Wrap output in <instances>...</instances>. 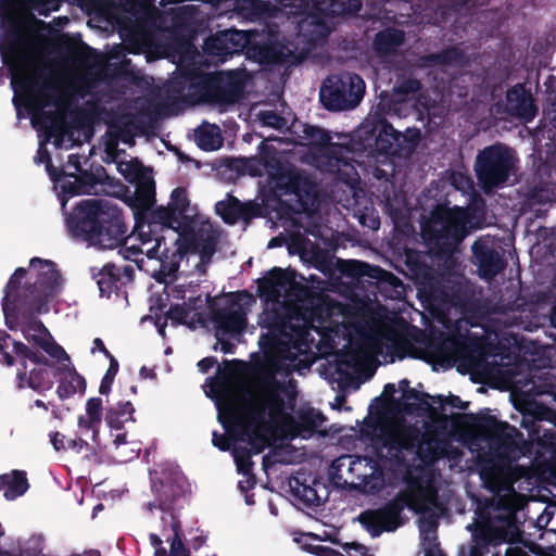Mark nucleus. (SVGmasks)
Returning <instances> with one entry per match:
<instances>
[{
  "instance_id": "obj_47",
  "label": "nucleus",
  "mask_w": 556,
  "mask_h": 556,
  "mask_svg": "<svg viewBox=\"0 0 556 556\" xmlns=\"http://www.w3.org/2000/svg\"><path fill=\"white\" fill-rule=\"evenodd\" d=\"M448 182L456 190L466 193L472 189V180L470 176L462 172H451L448 175Z\"/></svg>"
},
{
  "instance_id": "obj_56",
  "label": "nucleus",
  "mask_w": 556,
  "mask_h": 556,
  "mask_svg": "<svg viewBox=\"0 0 556 556\" xmlns=\"http://www.w3.org/2000/svg\"><path fill=\"white\" fill-rule=\"evenodd\" d=\"M312 553L315 554L316 556H337L338 555V551H336L331 547H328V546H324V545L312 546Z\"/></svg>"
},
{
  "instance_id": "obj_48",
  "label": "nucleus",
  "mask_w": 556,
  "mask_h": 556,
  "mask_svg": "<svg viewBox=\"0 0 556 556\" xmlns=\"http://www.w3.org/2000/svg\"><path fill=\"white\" fill-rule=\"evenodd\" d=\"M216 35L208 38L204 43V50L214 56H217L222 60H226L227 58L231 56L228 47L225 45V42H217Z\"/></svg>"
},
{
  "instance_id": "obj_17",
  "label": "nucleus",
  "mask_w": 556,
  "mask_h": 556,
  "mask_svg": "<svg viewBox=\"0 0 556 556\" xmlns=\"http://www.w3.org/2000/svg\"><path fill=\"white\" fill-rule=\"evenodd\" d=\"M117 170L127 181L136 184L134 197L129 199V205L135 211L136 229L138 224L149 222L156 211H152L146 219V214L155 203V181L152 172L144 168L137 160L117 162Z\"/></svg>"
},
{
  "instance_id": "obj_18",
  "label": "nucleus",
  "mask_w": 556,
  "mask_h": 556,
  "mask_svg": "<svg viewBox=\"0 0 556 556\" xmlns=\"http://www.w3.org/2000/svg\"><path fill=\"white\" fill-rule=\"evenodd\" d=\"M431 343L428 353L444 359L459 363L468 370H479L484 363V349L479 342L464 336L440 337Z\"/></svg>"
},
{
  "instance_id": "obj_40",
  "label": "nucleus",
  "mask_w": 556,
  "mask_h": 556,
  "mask_svg": "<svg viewBox=\"0 0 556 556\" xmlns=\"http://www.w3.org/2000/svg\"><path fill=\"white\" fill-rule=\"evenodd\" d=\"M338 266L342 275L352 279H358L366 276L370 278H378V274L380 273L378 267H374L367 263L355 260L339 261Z\"/></svg>"
},
{
  "instance_id": "obj_37",
  "label": "nucleus",
  "mask_w": 556,
  "mask_h": 556,
  "mask_svg": "<svg viewBox=\"0 0 556 556\" xmlns=\"http://www.w3.org/2000/svg\"><path fill=\"white\" fill-rule=\"evenodd\" d=\"M197 144L204 151H215L223 146L222 130L217 125L203 123L194 134Z\"/></svg>"
},
{
  "instance_id": "obj_22",
  "label": "nucleus",
  "mask_w": 556,
  "mask_h": 556,
  "mask_svg": "<svg viewBox=\"0 0 556 556\" xmlns=\"http://www.w3.org/2000/svg\"><path fill=\"white\" fill-rule=\"evenodd\" d=\"M304 138L311 144L327 147L328 162L327 172L336 174L337 177L348 185H353L359 179L353 163L346 157L339 156L343 148L337 146H328L331 137L328 131L317 126H306L304 128Z\"/></svg>"
},
{
  "instance_id": "obj_45",
  "label": "nucleus",
  "mask_w": 556,
  "mask_h": 556,
  "mask_svg": "<svg viewBox=\"0 0 556 556\" xmlns=\"http://www.w3.org/2000/svg\"><path fill=\"white\" fill-rule=\"evenodd\" d=\"M113 443L115 444L121 462H128L139 456L140 447L136 443H131L134 446L129 448V453H126L128 442L126 441V433L119 432L112 433Z\"/></svg>"
},
{
  "instance_id": "obj_4",
  "label": "nucleus",
  "mask_w": 556,
  "mask_h": 556,
  "mask_svg": "<svg viewBox=\"0 0 556 556\" xmlns=\"http://www.w3.org/2000/svg\"><path fill=\"white\" fill-rule=\"evenodd\" d=\"M517 434L515 427L493 416L478 420L470 450L477 454L482 485L492 493V498L479 504L475 520L467 525L471 545L468 555L463 556H529L520 546L513 545L521 535L514 489L517 479L514 463L519 453Z\"/></svg>"
},
{
  "instance_id": "obj_34",
  "label": "nucleus",
  "mask_w": 556,
  "mask_h": 556,
  "mask_svg": "<svg viewBox=\"0 0 556 556\" xmlns=\"http://www.w3.org/2000/svg\"><path fill=\"white\" fill-rule=\"evenodd\" d=\"M29 489V483L24 470L14 469L0 475V492L7 501H14L24 495Z\"/></svg>"
},
{
  "instance_id": "obj_3",
  "label": "nucleus",
  "mask_w": 556,
  "mask_h": 556,
  "mask_svg": "<svg viewBox=\"0 0 556 556\" xmlns=\"http://www.w3.org/2000/svg\"><path fill=\"white\" fill-rule=\"evenodd\" d=\"M61 0H0V55L8 66L12 102L17 119L30 117L40 138L34 157L36 164H45L53 180L52 165L47 143L53 140L58 149L74 147V132L66 122V106L52 75L51 67L28 43L21 10L47 15L59 9Z\"/></svg>"
},
{
  "instance_id": "obj_5",
  "label": "nucleus",
  "mask_w": 556,
  "mask_h": 556,
  "mask_svg": "<svg viewBox=\"0 0 556 556\" xmlns=\"http://www.w3.org/2000/svg\"><path fill=\"white\" fill-rule=\"evenodd\" d=\"M150 476L154 500L146 503L142 509L147 518L156 521L149 533L153 556H191L182 541L180 521V509L187 492L185 476L175 466L150 471Z\"/></svg>"
},
{
  "instance_id": "obj_49",
  "label": "nucleus",
  "mask_w": 556,
  "mask_h": 556,
  "mask_svg": "<svg viewBox=\"0 0 556 556\" xmlns=\"http://www.w3.org/2000/svg\"><path fill=\"white\" fill-rule=\"evenodd\" d=\"M280 5L288 15H302L309 8L307 0H280Z\"/></svg>"
},
{
  "instance_id": "obj_42",
  "label": "nucleus",
  "mask_w": 556,
  "mask_h": 556,
  "mask_svg": "<svg viewBox=\"0 0 556 556\" xmlns=\"http://www.w3.org/2000/svg\"><path fill=\"white\" fill-rule=\"evenodd\" d=\"M308 31L309 35L307 41L309 45H317L319 41L325 40L329 34V29L325 23L319 21L315 22L314 20L308 21V18H305L300 23V33L306 37V33Z\"/></svg>"
},
{
  "instance_id": "obj_30",
  "label": "nucleus",
  "mask_w": 556,
  "mask_h": 556,
  "mask_svg": "<svg viewBox=\"0 0 556 556\" xmlns=\"http://www.w3.org/2000/svg\"><path fill=\"white\" fill-rule=\"evenodd\" d=\"M202 305L201 295H189L188 301H184L182 304L173 305L165 316L161 315H148L142 318V321L153 320L157 332L164 337L165 336V326L167 320L170 319L173 325H178L186 323L190 313Z\"/></svg>"
},
{
  "instance_id": "obj_44",
  "label": "nucleus",
  "mask_w": 556,
  "mask_h": 556,
  "mask_svg": "<svg viewBox=\"0 0 556 556\" xmlns=\"http://www.w3.org/2000/svg\"><path fill=\"white\" fill-rule=\"evenodd\" d=\"M256 116L262 126L270 127L280 131L289 127V119L273 110H261Z\"/></svg>"
},
{
  "instance_id": "obj_21",
  "label": "nucleus",
  "mask_w": 556,
  "mask_h": 556,
  "mask_svg": "<svg viewBox=\"0 0 556 556\" xmlns=\"http://www.w3.org/2000/svg\"><path fill=\"white\" fill-rule=\"evenodd\" d=\"M462 289V277L452 274L442 275L422 281L418 288V295L427 303L426 307L444 308L459 302Z\"/></svg>"
},
{
  "instance_id": "obj_36",
  "label": "nucleus",
  "mask_w": 556,
  "mask_h": 556,
  "mask_svg": "<svg viewBox=\"0 0 556 556\" xmlns=\"http://www.w3.org/2000/svg\"><path fill=\"white\" fill-rule=\"evenodd\" d=\"M233 11L247 21H265L270 16L269 5L261 0H235Z\"/></svg>"
},
{
  "instance_id": "obj_7",
  "label": "nucleus",
  "mask_w": 556,
  "mask_h": 556,
  "mask_svg": "<svg viewBox=\"0 0 556 556\" xmlns=\"http://www.w3.org/2000/svg\"><path fill=\"white\" fill-rule=\"evenodd\" d=\"M62 289V278L52 261L34 257L27 269L17 268L5 287L2 309L10 329L18 317L45 314Z\"/></svg>"
},
{
  "instance_id": "obj_14",
  "label": "nucleus",
  "mask_w": 556,
  "mask_h": 556,
  "mask_svg": "<svg viewBox=\"0 0 556 556\" xmlns=\"http://www.w3.org/2000/svg\"><path fill=\"white\" fill-rule=\"evenodd\" d=\"M518 159L513 149L495 143L481 150L475 162V172L482 189L488 191L505 185L517 169Z\"/></svg>"
},
{
  "instance_id": "obj_60",
  "label": "nucleus",
  "mask_w": 556,
  "mask_h": 556,
  "mask_svg": "<svg viewBox=\"0 0 556 556\" xmlns=\"http://www.w3.org/2000/svg\"><path fill=\"white\" fill-rule=\"evenodd\" d=\"M96 351H99V352L103 353L110 359H111V357H113L111 355V353L106 350V348L104 346L103 341L100 338H96L93 340V346L91 349V353H94Z\"/></svg>"
},
{
  "instance_id": "obj_50",
  "label": "nucleus",
  "mask_w": 556,
  "mask_h": 556,
  "mask_svg": "<svg viewBox=\"0 0 556 556\" xmlns=\"http://www.w3.org/2000/svg\"><path fill=\"white\" fill-rule=\"evenodd\" d=\"M118 371V363L114 357H111L110 359V367L106 370V374L102 378L99 392L101 394H108L111 390V386L113 383V380Z\"/></svg>"
},
{
  "instance_id": "obj_41",
  "label": "nucleus",
  "mask_w": 556,
  "mask_h": 556,
  "mask_svg": "<svg viewBox=\"0 0 556 556\" xmlns=\"http://www.w3.org/2000/svg\"><path fill=\"white\" fill-rule=\"evenodd\" d=\"M217 42H225L228 47L231 56L243 51L249 43V36L247 31L237 29H226L216 34Z\"/></svg>"
},
{
  "instance_id": "obj_26",
  "label": "nucleus",
  "mask_w": 556,
  "mask_h": 556,
  "mask_svg": "<svg viewBox=\"0 0 556 556\" xmlns=\"http://www.w3.org/2000/svg\"><path fill=\"white\" fill-rule=\"evenodd\" d=\"M134 268L129 265L118 267L114 264H106L94 275L101 296L109 298L112 292L119 290L132 280Z\"/></svg>"
},
{
  "instance_id": "obj_63",
  "label": "nucleus",
  "mask_w": 556,
  "mask_h": 556,
  "mask_svg": "<svg viewBox=\"0 0 556 556\" xmlns=\"http://www.w3.org/2000/svg\"><path fill=\"white\" fill-rule=\"evenodd\" d=\"M205 541H206V536L203 533H201V534L192 538L190 541V544H191L192 548L197 551L205 543Z\"/></svg>"
},
{
  "instance_id": "obj_24",
  "label": "nucleus",
  "mask_w": 556,
  "mask_h": 556,
  "mask_svg": "<svg viewBox=\"0 0 556 556\" xmlns=\"http://www.w3.org/2000/svg\"><path fill=\"white\" fill-rule=\"evenodd\" d=\"M362 368L363 362L357 355L346 354L329 364L325 375L333 390L357 389Z\"/></svg>"
},
{
  "instance_id": "obj_25",
  "label": "nucleus",
  "mask_w": 556,
  "mask_h": 556,
  "mask_svg": "<svg viewBox=\"0 0 556 556\" xmlns=\"http://www.w3.org/2000/svg\"><path fill=\"white\" fill-rule=\"evenodd\" d=\"M374 175L378 179H384V194L382 202L384 203V210L392 219L394 226L397 228L408 226L410 210L404 197L394 192L393 185L388 180L387 174L383 170L375 168Z\"/></svg>"
},
{
  "instance_id": "obj_23",
  "label": "nucleus",
  "mask_w": 556,
  "mask_h": 556,
  "mask_svg": "<svg viewBox=\"0 0 556 556\" xmlns=\"http://www.w3.org/2000/svg\"><path fill=\"white\" fill-rule=\"evenodd\" d=\"M472 253L479 276L486 281H491L506 267L502 247L489 236L481 237L473 242Z\"/></svg>"
},
{
  "instance_id": "obj_46",
  "label": "nucleus",
  "mask_w": 556,
  "mask_h": 556,
  "mask_svg": "<svg viewBox=\"0 0 556 556\" xmlns=\"http://www.w3.org/2000/svg\"><path fill=\"white\" fill-rule=\"evenodd\" d=\"M354 216L361 225L371 230H377L380 227L378 212L372 205H365L363 208L358 207L355 210Z\"/></svg>"
},
{
  "instance_id": "obj_33",
  "label": "nucleus",
  "mask_w": 556,
  "mask_h": 556,
  "mask_svg": "<svg viewBox=\"0 0 556 556\" xmlns=\"http://www.w3.org/2000/svg\"><path fill=\"white\" fill-rule=\"evenodd\" d=\"M85 414L79 415L77 426L81 435L91 433V440L98 443L100 426L103 417V402L100 397H90L86 402Z\"/></svg>"
},
{
  "instance_id": "obj_19",
  "label": "nucleus",
  "mask_w": 556,
  "mask_h": 556,
  "mask_svg": "<svg viewBox=\"0 0 556 556\" xmlns=\"http://www.w3.org/2000/svg\"><path fill=\"white\" fill-rule=\"evenodd\" d=\"M213 320L217 339L214 349H219L225 354H232L235 344L229 339L240 336L245 326V312L242 304L233 296L225 300L223 306L214 313Z\"/></svg>"
},
{
  "instance_id": "obj_53",
  "label": "nucleus",
  "mask_w": 556,
  "mask_h": 556,
  "mask_svg": "<svg viewBox=\"0 0 556 556\" xmlns=\"http://www.w3.org/2000/svg\"><path fill=\"white\" fill-rule=\"evenodd\" d=\"M343 551L346 553L348 556H365L367 553V549L357 543H345L343 545Z\"/></svg>"
},
{
  "instance_id": "obj_20",
  "label": "nucleus",
  "mask_w": 556,
  "mask_h": 556,
  "mask_svg": "<svg viewBox=\"0 0 556 556\" xmlns=\"http://www.w3.org/2000/svg\"><path fill=\"white\" fill-rule=\"evenodd\" d=\"M356 138L369 154L377 153L388 159L397 153L402 134L386 121H379L378 124L367 121L357 129Z\"/></svg>"
},
{
  "instance_id": "obj_58",
  "label": "nucleus",
  "mask_w": 556,
  "mask_h": 556,
  "mask_svg": "<svg viewBox=\"0 0 556 556\" xmlns=\"http://www.w3.org/2000/svg\"><path fill=\"white\" fill-rule=\"evenodd\" d=\"M440 400H441L442 404H448V405H451L453 407H457V408H460V409H465L466 408V405L456 395H451L447 399H444L443 396H440Z\"/></svg>"
},
{
  "instance_id": "obj_16",
  "label": "nucleus",
  "mask_w": 556,
  "mask_h": 556,
  "mask_svg": "<svg viewBox=\"0 0 556 556\" xmlns=\"http://www.w3.org/2000/svg\"><path fill=\"white\" fill-rule=\"evenodd\" d=\"M363 78L354 73L343 72L328 76L320 88V101L330 111H345L356 108L365 94Z\"/></svg>"
},
{
  "instance_id": "obj_2",
  "label": "nucleus",
  "mask_w": 556,
  "mask_h": 556,
  "mask_svg": "<svg viewBox=\"0 0 556 556\" xmlns=\"http://www.w3.org/2000/svg\"><path fill=\"white\" fill-rule=\"evenodd\" d=\"M68 232L76 240L98 249H114L123 243L119 254L143 268V255L155 265L152 276L164 282L168 298L188 301L198 295V283L180 282L175 274L184 253L191 244H185L188 232H193L200 217L189 205L187 192L176 188L167 206H160L151 219L138 224L136 231L125 237L127 228L122 211L112 199H86L79 201L73 213L66 215Z\"/></svg>"
},
{
  "instance_id": "obj_27",
  "label": "nucleus",
  "mask_w": 556,
  "mask_h": 556,
  "mask_svg": "<svg viewBox=\"0 0 556 556\" xmlns=\"http://www.w3.org/2000/svg\"><path fill=\"white\" fill-rule=\"evenodd\" d=\"M245 85L247 77L241 71L220 74L216 77L215 101L227 104L239 102L243 97Z\"/></svg>"
},
{
  "instance_id": "obj_15",
  "label": "nucleus",
  "mask_w": 556,
  "mask_h": 556,
  "mask_svg": "<svg viewBox=\"0 0 556 556\" xmlns=\"http://www.w3.org/2000/svg\"><path fill=\"white\" fill-rule=\"evenodd\" d=\"M332 470L339 479L351 483L354 489L367 494L380 492L384 484V475L378 462L362 456L342 455L334 459Z\"/></svg>"
},
{
  "instance_id": "obj_9",
  "label": "nucleus",
  "mask_w": 556,
  "mask_h": 556,
  "mask_svg": "<svg viewBox=\"0 0 556 556\" xmlns=\"http://www.w3.org/2000/svg\"><path fill=\"white\" fill-rule=\"evenodd\" d=\"M483 210L479 206H435L428 218L420 223L421 235L427 244L442 253H452L470 233L481 225Z\"/></svg>"
},
{
  "instance_id": "obj_59",
  "label": "nucleus",
  "mask_w": 556,
  "mask_h": 556,
  "mask_svg": "<svg viewBox=\"0 0 556 556\" xmlns=\"http://www.w3.org/2000/svg\"><path fill=\"white\" fill-rule=\"evenodd\" d=\"M215 364H217L215 357H205L198 363V367L200 371L207 372Z\"/></svg>"
},
{
  "instance_id": "obj_43",
  "label": "nucleus",
  "mask_w": 556,
  "mask_h": 556,
  "mask_svg": "<svg viewBox=\"0 0 556 556\" xmlns=\"http://www.w3.org/2000/svg\"><path fill=\"white\" fill-rule=\"evenodd\" d=\"M330 13L334 15H355L362 9L361 0H323Z\"/></svg>"
},
{
  "instance_id": "obj_29",
  "label": "nucleus",
  "mask_w": 556,
  "mask_h": 556,
  "mask_svg": "<svg viewBox=\"0 0 556 556\" xmlns=\"http://www.w3.org/2000/svg\"><path fill=\"white\" fill-rule=\"evenodd\" d=\"M58 362L60 363L56 368V376H59L58 396L61 400H65L76 393L84 394L86 391V380L76 371L71 359L62 358Z\"/></svg>"
},
{
  "instance_id": "obj_1",
  "label": "nucleus",
  "mask_w": 556,
  "mask_h": 556,
  "mask_svg": "<svg viewBox=\"0 0 556 556\" xmlns=\"http://www.w3.org/2000/svg\"><path fill=\"white\" fill-rule=\"evenodd\" d=\"M260 324L267 332L260 338L264 352L258 364L255 389L239 409L250 419L243 425V439L256 453L267 447L277 435L309 439L325 421L315 409L302 410L294 418L298 395L291 375H304L318 355L346 346L358 337L365 357L379 364H391L414 352L403 326L378 312L352 311L340 302H326L308 316L292 312L280 314L265 309Z\"/></svg>"
},
{
  "instance_id": "obj_54",
  "label": "nucleus",
  "mask_w": 556,
  "mask_h": 556,
  "mask_svg": "<svg viewBox=\"0 0 556 556\" xmlns=\"http://www.w3.org/2000/svg\"><path fill=\"white\" fill-rule=\"evenodd\" d=\"M27 545V540L20 541L17 547L10 549H0V556H25L24 549Z\"/></svg>"
},
{
  "instance_id": "obj_35",
  "label": "nucleus",
  "mask_w": 556,
  "mask_h": 556,
  "mask_svg": "<svg viewBox=\"0 0 556 556\" xmlns=\"http://www.w3.org/2000/svg\"><path fill=\"white\" fill-rule=\"evenodd\" d=\"M425 65L437 67L441 71H446L450 67H462L467 62V56L460 48L453 47L440 53L427 55Z\"/></svg>"
},
{
  "instance_id": "obj_13",
  "label": "nucleus",
  "mask_w": 556,
  "mask_h": 556,
  "mask_svg": "<svg viewBox=\"0 0 556 556\" xmlns=\"http://www.w3.org/2000/svg\"><path fill=\"white\" fill-rule=\"evenodd\" d=\"M81 156L78 154H70L67 160V168L73 172L58 175L55 169L54 189L61 203L62 211L65 213L66 203L72 197L79 194H98L103 190V185L108 178L105 169L97 166L93 172H81Z\"/></svg>"
},
{
  "instance_id": "obj_11",
  "label": "nucleus",
  "mask_w": 556,
  "mask_h": 556,
  "mask_svg": "<svg viewBox=\"0 0 556 556\" xmlns=\"http://www.w3.org/2000/svg\"><path fill=\"white\" fill-rule=\"evenodd\" d=\"M0 354L2 363L8 366L18 364L17 387L30 388L37 392L50 390L56 371H51V364L40 353L35 352L8 334H0Z\"/></svg>"
},
{
  "instance_id": "obj_28",
  "label": "nucleus",
  "mask_w": 556,
  "mask_h": 556,
  "mask_svg": "<svg viewBox=\"0 0 556 556\" xmlns=\"http://www.w3.org/2000/svg\"><path fill=\"white\" fill-rule=\"evenodd\" d=\"M506 111L509 115L523 122L532 121L536 115V108L532 96L525 86L518 84L506 93Z\"/></svg>"
},
{
  "instance_id": "obj_51",
  "label": "nucleus",
  "mask_w": 556,
  "mask_h": 556,
  "mask_svg": "<svg viewBox=\"0 0 556 556\" xmlns=\"http://www.w3.org/2000/svg\"><path fill=\"white\" fill-rule=\"evenodd\" d=\"M420 88H421V84L418 79L408 78V79H405V80L399 83L394 89L397 93L407 96L409 93L417 92L418 90H420Z\"/></svg>"
},
{
  "instance_id": "obj_55",
  "label": "nucleus",
  "mask_w": 556,
  "mask_h": 556,
  "mask_svg": "<svg viewBox=\"0 0 556 556\" xmlns=\"http://www.w3.org/2000/svg\"><path fill=\"white\" fill-rule=\"evenodd\" d=\"M50 441H51V444L53 445V447L56 450V451H60V450H63V448H66V440H65V437L59 432H53L50 434Z\"/></svg>"
},
{
  "instance_id": "obj_61",
  "label": "nucleus",
  "mask_w": 556,
  "mask_h": 556,
  "mask_svg": "<svg viewBox=\"0 0 556 556\" xmlns=\"http://www.w3.org/2000/svg\"><path fill=\"white\" fill-rule=\"evenodd\" d=\"M307 51L308 49H303L298 55H295L291 49L287 48L286 51H280V56L286 60L300 59L304 56Z\"/></svg>"
},
{
  "instance_id": "obj_32",
  "label": "nucleus",
  "mask_w": 556,
  "mask_h": 556,
  "mask_svg": "<svg viewBox=\"0 0 556 556\" xmlns=\"http://www.w3.org/2000/svg\"><path fill=\"white\" fill-rule=\"evenodd\" d=\"M24 337L28 342H33L52 358L61 361L62 358L68 359L67 353L64 349L54 342L53 338L41 323H33L23 329Z\"/></svg>"
},
{
  "instance_id": "obj_62",
  "label": "nucleus",
  "mask_w": 556,
  "mask_h": 556,
  "mask_svg": "<svg viewBox=\"0 0 556 556\" xmlns=\"http://www.w3.org/2000/svg\"><path fill=\"white\" fill-rule=\"evenodd\" d=\"M86 50L88 53H85V52H79L77 53V59L84 63L86 66H92V64L89 62L88 58L90 55H93L96 54V51L89 47H86Z\"/></svg>"
},
{
  "instance_id": "obj_31",
  "label": "nucleus",
  "mask_w": 556,
  "mask_h": 556,
  "mask_svg": "<svg viewBox=\"0 0 556 556\" xmlns=\"http://www.w3.org/2000/svg\"><path fill=\"white\" fill-rule=\"evenodd\" d=\"M216 213L225 223L233 225L240 219L249 220L258 214V208L252 202H241L235 197L228 195L226 200L215 205Z\"/></svg>"
},
{
  "instance_id": "obj_52",
  "label": "nucleus",
  "mask_w": 556,
  "mask_h": 556,
  "mask_svg": "<svg viewBox=\"0 0 556 556\" xmlns=\"http://www.w3.org/2000/svg\"><path fill=\"white\" fill-rule=\"evenodd\" d=\"M300 497L309 506L320 505V497L317 495L316 490L311 486H303Z\"/></svg>"
},
{
  "instance_id": "obj_12",
  "label": "nucleus",
  "mask_w": 556,
  "mask_h": 556,
  "mask_svg": "<svg viewBox=\"0 0 556 556\" xmlns=\"http://www.w3.org/2000/svg\"><path fill=\"white\" fill-rule=\"evenodd\" d=\"M218 419L228 432V435L213 432V444L220 451H231L237 470L244 479L240 480L238 488L242 493H248L255 484L252 475L253 463L251 456L257 454L253 451L252 444L243 439V425L250 424V419L238 408L231 406L228 416L225 417L219 410Z\"/></svg>"
},
{
  "instance_id": "obj_8",
  "label": "nucleus",
  "mask_w": 556,
  "mask_h": 556,
  "mask_svg": "<svg viewBox=\"0 0 556 556\" xmlns=\"http://www.w3.org/2000/svg\"><path fill=\"white\" fill-rule=\"evenodd\" d=\"M377 455L396 467H407L410 460L431 459L432 440L416 425L375 422L366 430Z\"/></svg>"
},
{
  "instance_id": "obj_64",
  "label": "nucleus",
  "mask_w": 556,
  "mask_h": 556,
  "mask_svg": "<svg viewBox=\"0 0 556 556\" xmlns=\"http://www.w3.org/2000/svg\"><path fill=\"white\" fill-rule=\"evenodd\" d=\"M140 375L143 377V378H150L152 377V370L151 369H148L147 367H142L140 369Z\"/></svg>"
},
{
  "instance_id": "obj_39",
  "label": "nucleus",
  "mask_w": 556,
  "mask_h": 556,
  "mask_svg": "<svg viewBox=\"0 0 556 556\" xmlns=\"http://www.w3.org/2000/svg\"><path fill=\"white\" fill-rule=\"evenodd\" d=\"M135 408L129 401L119 402L115 406L109 408L105 421L112 431H119L125 422L132 420Z\"/></svg>"
},
{
  "instance_id": "obj_10",
  "label": "nucleus",
  "mask_w": 556,
  "mask_h": 556,
  "mask_svg": "<svg viewBox=\"0 0 556 556\" xmlns=\"http://www.w3.org/2000/svg\"><path fill=\"white\" fill-rule=\"evenodd\" d=\"M216 77L197 68L178 73L160 90L159 113L165 116L178 114L186 104L215 101Z\"/></svg>"
},
{
  "instance_id": "obj_57",
  "label": "nucleus",
  "mask_w": 556,
  "mask_h": 556,
  "mask_svg": "<svg viewBox=\"0 0 556 556\" xmlns=\"http://www.w3.org/2000/svg\"><path fill=\"white\" fill-rule=\"evenodd\" d=\"M84 435L80 434L79 438L68 439L66 440V448L75 450L76 452H80L85 446H87L86 440L83 439Z\"/></svg>"
},
{
  "instance_id": "obj_6",
  "label": "nucleus",
  "mask_w": 556,
  "mask_h": 556,
  "mask_svg": "<svg viewBox=\"0 0 556 556\" xmlns=\"http://www.w3.org/2000/svg\"><path fill=\"white\" fill-rule=\"evenodd\" d=\"M405 508L420 515V538L427 548L431 549L437 541L439 518L446 509L438 495L437 482L432 477L412 482L405 493L379 508L363 511L357 519L372 538H377L383 532L395 531L404 523L402 513Z\"/></svg>"
},
{
  "instance_id": "obj_38",
  "label": "nucleus",
  "mask_w": 556,
  "mask_h": 556,
  "mask_svg": "<svg viewBox=\"0 0 556 556\" xmlns=\"http://www.w3.org/2000/svg\"><path fill=\"white\" fill-rule=\"evenodd\" d=\"M404 41V33L394 28H387L376 35L374 47L381 55H389L400 48Z\"/></svg>"
}]
</instances>
